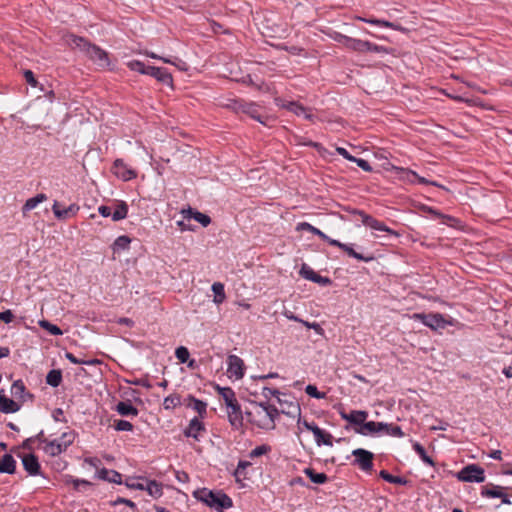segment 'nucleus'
<instances>
[{
	"label": "nucleus",
	"instance_id": "1",
	"mask_svg": "<svg viewBox=\"0 0 512 512\" xmlns=\"http://www.w3.org/2000/svg\"><path fill=\"white\" fill-rule=\"evenodd\" d=\"M63 39L68 46L72 49L78 48L100 68H106L110 65L107 52L90 43L87 39L74 34H66Z\"/></svg>",
	"mask_w": 512,
	"mask_h": 512
},
{
	"label": "nucleus",
	"instance_id": "2",
	"mask_svg": "<svg viewBox=\"0 0 512 512\" xmlns=\"http://www.w3.org/2000/svg\"><path fill=\"white\" fill-rule=\"evenodd\" d=\"M248 420L261 429H274L278 409L267 402L255 403L253 410L245 412Z\"/></svg>",
	"mask_w": 512,
	"mask_h": 512
},
{
	"label": "nucleus",
	"instance_id": "3",
	"mask_svg": "<svg viewBox=\"0 0 512 512\" xmlns=\"http://www.w3.org/2000/svg\"><path fill=\"white\" fill-rule=\"evenodd\" d=\"M193 496L197 500L204 502L207 506L220 512L233 505L232 499L222 491H212L207 488H201L194 491Z\"/></svg>",
	"mask_w": 512,
	"mask_h": 512
},
{
	"label": "nucleus",
	"instance_id": "4",
	"mask_svg": "<svg viewBox=\"0 0 512 512\" xmlns=\"http://www.w3.org/2000/svg\"><path fill=\"white\" fill-rule=\"evenodd\" d=\"M411 318L421 321L432 330L444 329L447 325L451 324V322L447 321L440 313H414Z\"/></svg>",
	"mask_w": 512,
	"mask_h": 512
},
{
	"label": "nucleus",
	"instance_id": "5",
	"mask_svg": "<svg viewBox=\"0 0 512 512\" xmlns=\"http://www.w3.org/2000/svg\"><path fill=\"white\" fill-rule=\"evenodd\" d=\"M457 477L464 482H477L482 483L485 481L484 469L476 464L465 466L458 472Z\"/></svg>",
	"mask_w": 512,
	"mask_h": 512
},
{
	"label": "nucleus",
	"instance_id": "6",
	"mask_svg": "<svg viewBox=\"0 0 512 512\" xmlns=\"http://www.w3.org/2000/svg\"><path fill=\"white\" fill-rule=\"evenodd\" d=\"M352 455L355 457V465H358L363 471L372 470L374 458L372 452L362 448H358L353 450Z\"/></svg>",
	"mask_w": 512,
	"mask_h": 512
},
{
	"label": "nucleus",
	"instance_id": "7",
	"mask_svg": "<svg viewBox=\"0 0 512 512\" xmlns=\"http://www.w3.org/2000/svg\"><path fill=\"white\" fill-rule=\"evenodd\" d=\"M351 213L360 216L362 223L371 229L392 233V230L389 229L383 222L378 221L362 210L352 209Z\"/></svg>",
	"mask_w": 512,
	"mask_h": 512
},
{
	"label": "nucleus",
	"instance_id": "8",
	"mask_svg": "<svg viewBox=\"0 0 512 512\" xmlns=\"http://www.w3.org/2000/svg\"><path fill=\"white\" fill-rule=\"evenodd\" d=\"M227 372L230 377H234L235 379H241L244 376V361L236 356V355H229L227 358Z\"/></svg>",
	"mask_w": 512,
	"mask_h": 512
},
{
	"label": "nucleus",
	"instance_id": "9",
	"mask_svg": "<svg viewBox=\"0 0 512 512\" xmlns=\"http://www.w3.org/2000/svg\"><path fill=\"white\" fill-rule=\"evenodd\" d=\"M300 275L303 278L318 283L321 286H329L332 284V280L330 278L319 275L306 264L302 265Z\"/></svg>",
	"mask_w": 512,
	"mask_h": 512
},
{
	"label": "nucleus",
	"instance_id": "10",
	"mask_svg": "<svg viewBox=\"0 0 512 512\" xmlns=\"http://www.w3.org/2000/svg\"><path fill=\"white\" fill-rule=\"evenodd\" d=\"M339 414L343 420L348 421L350 424L358 425L359 427L365 423L368 417V412L364 410H352L350 413L341 410Z\"/></svg>",
	"mask_w": 512,
	"mask_h": 512
},
{
	"label": "nucleus",
	"instance_id": "11",
	"mask_svg": "<svg viewBox=\"0 0 512 512\" xmlns=\"http://www.w3.org/2000/svg\"><path fill=\"white\" fill-rule=\"evenodd\" d=\"M386 423L384 422H365L362 426L355 429V432L364 436L384 433Z\"/></svg>",
	"mask_w": 512,
	"mask_h": 512
},
{
	"label": "nucleus",
	"instance_id": "12",
	"mask_svg": "<svg viewBox=\"0 0 512 512\" xmlns=\"http://www.w3.org/2000/svg\"><path fill=\"white\" fill-rule=\"evenodd\" d=\"M204 423L198 418L194 417L190 420L188 426L185 428L183 434L186 437H192L193 439L199 441V436L202 432H205Z\"/></svg>",
	"mask_w": 512,
	"mask_h": 512
},
{
	"label": "nucleus",
	"instance_id": "13",
	"mask_svg": "<svg viewBox=\"0 0 512 512\" xmlns=\"http://www.w3.org/2000/svg\"><path fill=\"white\" fill-rule=\"evenodd\" d=\"M228 420L231 426L235 429H240L243 426V413L240 404L234 403L233 406L228 408Z\"/></svg>",
	"mask_w": 512,
	"mask_h": 512
},
{
	"label": "nucleus",
	"instance_id": "14",
	"mask_svg": "<svg viewBox=\"0 0 512 512\" xmlns=\"http://www.w3.org/2000/svg\"><path fill=\"white\" fill-rule=\"evenodd\" d=\"M113 170L114 174L124 181H128L136 177L135 171L128 169L121 159H116L114 161Z\"/></svg>",
	"mask_w": 512,
	"mask_h": 512
},
{
	"label": "nucleus",
	"instance_id": "15",
	"mask_svg": "<svg viewBox=\"0 0 512 512\" xmlns=\"http://www.w3.org/2000/svg\"><path fill=\"white\" fill-rule=\"evenodd\" d=\"M52 210L57 219L66 220V219L76 215V213L79 210V207L76 204H71L67 208L61 209L59 203L57 201H55L53 204Z\"/></svg>",
	"mask_w": 512,
	"mask_h": 512
},
{
	"label": "nucleus",
	"instance_id": "16",
	"mask_svg": "<svg viewBox=\"0 0 512 512\" xmlns=\"http://www.w3.org/2000/svg\"><path fill=\"white\" fill-rule=\"evenodd\" d=\"M330 245L342 249L350 257H353V258H355L357 260H360V261L370 262V261H372L374 259L373 256H365L363 254H360V253L356 252L351 246H349L347 244H344V243H341V242H339L338 240H335V239L330 241Z\"/></svg>",
	"mask_w": 512,
	"mask_h": 512
},
{
	"label": "nucleus",
	"instance_id": "17",
	"mask_svg": "<svg viewBox=\"0 0 512 512\" xmlns=\"http://www.w3.org/2000/svg\"><path fill=\"white\" fill-rule=\"evenodd\" d=\"M147 75H150V76L156 78L159 82H161L163 84L172 85V82H173L172 76L164 68L148 66Z\"/></svg>",
	"mask_w": 512,
	"mask_h": 512
},
{
	"label": "nucleus",
	"instance_id": "18",
	"mask_svg": "<svg viewBox=\"0 0 512 512\" xmlns=\"http://www.w3.org/2000/svg\"><path fill=\"white\" fill-rule=\"evenodd\" d=\"M22 464L24 469L30 475H38L40 472V464L38 462V458L34 454L25 455L22 458Z\"/></svg>",
	"mask_w": 512,
	"mask_h": 512
},
{
	"label": "nucleus",
	"instance_id": "19",
	"mask_svg": "<svg viewBox=\"0 0 512 512\" xmlns=\"http://www.w3.org/2000/svg\"><path fill=\"white\" fill-rule=\"evenodd\" d=\"M186 406L195 410L200 418H204L207 413V403L195 398L193 395H188L186 398Z\"/></svg>",
	"mask_w": 512,
	"mask_h": 512
},
{
	"label": "nucleus",
	"instance_id": "20",
	"mask_svg": "<svg viewBox=\"0 0 512 512\" xmlns=\"http://www.w3.org/2000/svg\"><path fill=\"white\" fill-rule=\"evenodd\" d=\"M182 214L185 219L189 220L193 218L194 220L199 222L203 227H207L211 223V218L208 215L195 211L192 208L182 210Z\"/></svg>",
	"mask_w": 512,
	"mask_h": 512
},
{
	"label": "nucleus",
	"instance_id": "21",
	"mask_svg": "<svg viewBox=\"0 0 512 512\" xmlns=\"http://www.w3.org/2000/svg\"><path fill=\"white\" fill-rule=\"evenodd\" d=\"M277 105L294 113L297 116L302 115L306 112L307 108L304 107L302 104L294 101H284L281 99H276Z\"/></svg>",
	"mask_w": 512,
	"mask_h": 512
},
{
	"label": "nucleus",
	"instance_id": "22",
	"mask_svg": "<svg viewBox=\"0 0 512 512\" xmlns=\"http://www.w3.org/2000/svg\"><path fill=\"white\" fill-rule=\"evenodd\" d=\"M97 477L101 480H105L111 483H122V475L115 470H108L106 468H102L97 472Z\"/></svg>",
	"mask_w": 512,
	"mask_h": 512
},
{
	"label": "nucleus",
	"instance_id": "23",
	"mask_svg": "<svg viewBox=\"0 0 512 512\" xmlns=\"http://www.w3.org/2000/svg\"><path fill=\"white\" fill-rule=\"evenodd\" d=\"M20 409V405L14 400L6 397L3 391L0 392V411L3 413H15Z\"/></svg>",
	"mask_w": 512,
	"mask_h": 512
},
{
	"label": "nucleus",
	"instance_id": "24",
	"mask_svg": "<svg viewBox=\"0 0 512 512\" xmlns=\"http://www.w3.org/2000/svg\"><path fill=\"white\" fill-rule=\"evenodd\" d=\"M297 231H308L314 235H317L322 240L326 241L330 245V241L333 240L329 236H327L324 232H322L320 229L314 227L308 222H301L297 225Z\"/></svg>",
	"mask_w": 512,
	"mask_h": 512
},
{
	"label": "nucleus",
	"instance_id": "25",
	"mask_svg": "<svg viewBox=\"0 0 512 512\" xmlns=\"http://www.w3.org/2000/svg\"><path fill=\"white\" fill-rule=\"evenodd\" d=\"M16 468V461L10 454H4L2 458H0V472L13 474Z\"/></svg>",
	"mask_w": 512,
	"mask_h": 512
},
{
	"label": "nucleus",
	"instance_id": "26",
	"mask_svg": "<svg viewBox=\"0 0 512 512\" xmlns=\"http://www.w3.org/2000/svg\"><path fill=\"white\" fill-rule=\"evenodd\" d=\"M367 45L368 41L355 38H344V46L356 52H367Z\"/></svg>",
	"mask_w": 512,
	"mask_h": 512
},
{
	"label": "nucleus",
	"instance_id": "27",
	"mask_svg": "<svg viewBox=\"0 0 512 512\" xmlns=\"http://www.w3.org/2000/svg\"><path fill=\"white\" fill-rule=\"evenodd\" d=\"M47 199V196L43 193L37 194L35 197L26 200L22 206V214L26 216L27 213L37 207L38 204L42 203Z\"/></svg>",
	"mask_w": 512,
	"mask_h": 512
},
{
	"label": "nucleus",
	"instance_id": "28",
	"mask_svg": "<svg viewBox=\"0 0 512 512\" xmlns=\"http://www.w3.org/2000/svg\"><path fill=\"white\" fill-rule=\"evenodd\" d=\"M313 435L315 437L316 443L318 445H326V446H332L333 445V437L330 433L320 429H314Z\"/></svg>",
	"mask_w": 512,
	"mask_h": 512
},
{
	"label": "nucleus",
	"instance_id": "29",
	"mask_svg": "<svg viewBox=\"0 0 512 512\" xmlns=\"http://www.w3.org/2000/svg\"><path fill=\"white\" fill-rule=\"evenodd\" d=\"M116 411L122 416H137L138 409L129 401H121L116 405Z\"/></svg>",
	"mask_w": 512,
	"mask_h": 512
},
{
	"label": "nucleus",
	"instance_id": "30",
	"mask_svg": "<svg viewBox=\"0 0 512 512\" xmlns=\"http://www.w3.org/2000/svg\"><path fill=\"white\" fill-rule=\"evenodd\" d=\"M11 394L16 398H21L24 400L25 396L32 399L33 395L30 393H26V387L22 380H16L13 382L11 387Z\"/></svg>",
	"mask_w": 512,
	"mask_h": 512
},
{
	"label": "nucleus",
	"instance_id": "31",
	"mask_svg": "<svg viewBox=\"0 0 512 512\" xmlns=\"http://www.w3.org/2000/svg\"><path fill=\"white\" fill-rule=\"evenodd\" d=\"M144 490L154 498H159L163 494L162 485L155 480H146Z\"/></svg>",
	"mask_w": 512,
	"mask_h": 512
},
{
	"label": "nucleus",
	"instance_id": "32",
	"mask_svg": "<svg viewBox=\"0 0 512 512\" xmlns=\"http://www.w3.org/2000/svg\"><path fill=\"white\" fill-rule=\"evenodd\" d=\"M396 169L399 173L402 174L403 179H406L409 182H413L414 180L417 179L419 181V183H422V184L429 183L425 178L420 177L416 172H414L412 170L405 169V168H396ZM430 183L433 185H436V183H434V182H430Z\"/></svg>",
	"mask_w": 512,
	"mask_h": 512
},
{
	"label": "nucleus",
	"instance_id": "33",
	"mask_svg": "<svg viewBox=\"0 0 512 512\" xmlns=\"http://www.w3.org/2000/svg\"><path fill=\"white\" fill-rule=\"evenodd\" d=\"M503 487L489 484L482 488L481 495L487 498H499L502 496Z\"/></svg>",
	"mask_w": 512,
	"mask_h": 512
},
{
	"label": "nucleus",
	"instance_id": "34",
	"mask_svg": "<svg viewBox=\"0 0 512 512\" xmlns=\"http://www.w3.org/2000/svg\"><path fill=\"white\" fill-rule=\"evenodd\" d=\"M219 394L225 401L227 408L238 402L235 396V392L230 387L219 388Z\"/></svg>",
	"mask_w": 512,
	"mask_h": 512
},
{
	"label": "nucleus",
	"instance_id": "35",
	"mask_svg": "<svg viewBox=\"0 0 512 512\" xmlns=\"http://www.w3.org/2000/svg\"><path fill=\"white\" fill-rule=\"evenodd\" d=\"M128 214V205L124 201H119L116 204L115 210L112 213V220L119 221L125 219Z\"/></svg>",
	"mask_w": 512,
	"mask_h": 512
},
{
	"label": "nucleus",
	"instance_id": "36",
	"mask_svg": "<svg viewBox=\"0 0 512 512\" xmlns=\"http://www.w3.org/2000/svg\"><path fill=\"white\" fill-rule=\"evenodd\" d=\"M43 450L46 454L50 456H57L63 452L61 445L59 444V441L57 439L47 441L45 446L43 447Z\"/></svg>",
	"mask_w": 512,
	"mask_h": 512
},
{
	"label": "nucleus",
	"instance_id": "37",
	"mask_svg": "<svg viewBox=\"0 0 512 512\" xmlns=\"http://www.w3.org/2000/svg\"><path fill=\"white\" fill-rule=\"evenodd\" d=\"M304 473L309 477V479L313 483L316 484H324L328 480V477L325 473H317L312 468H306L304 470Z\"/></svg>",
	"mask_w": 512,
	"mask_h": 512
},
{
	"label": "nucleus",
	"instance_id": "38",
	"mask_svg": "<svg viewBox=\"0 0 512 512\" xmlns=\"http://www.w3.org/2000/svg\"><path fill=\"white\" fill-rule=\"evenodd\" d=\"M62 381V373L60 370L53 369L46 376V383L52 387H58Z\"/></svg>",
	"mask_w": 512,
	"mask_h": 512
},
{
	"label": "nucleus",
	"instance_id": "39",
	"mask_svg": "<svg viewBox=\"0 0 512 512\" xmlns=\"http://www.w3.org/2000/svg\"><path fill=\"white\" fill-rule=\"evenodd\" d=\"M212 291L214 292V302L216 304H221L226 298L224 285L220 282H215L212 285Z\"/></svg>",
	"mask_w": 512,
	"mask_h": 512
},
{
	"label": "nucleus",
	"instance_id": "40",
	"mask_svg": "<svg viewBox=\"0 0 512 512\" xmlns=\"http://www.w3.org/2000/svg\"><path fill=\"white\" fill-rule=\"evenodd\" d=\"M379 476L389 482V483H392V484H398V485H405L407 483V480L405 478H402V477H399V476H394L392 474H390L388 471L386 470H381L380 473H379Z\"/></svg>",
	"mask_w": 512,
	"mask_h": 512
},
{
	"label": "nucleus",
	"instance_id": "41",
	"mask_svg": "<svg viewBox=\"0 0 512 512\" xmlns=\"http://www.w3.org/2000/svg\"><path fill=\"white\" fill-rule=\"evenodd\" d=\"M130 243H131V239L128 236H126V235L119 236L113 243V250H114V252H120L122 250H127L129 248Z\"/></svg>",
	"mask_w": 512,
	"mask_h": 512
},
{
	"label": "nucleus",
	"instance_id": "42",
	"mask_svg": "<svg viewBox=\"0 0 512 512\" xmlns=\"http://www.w3.org/2000/svg\"><path fill=\"white\" fill-rule=\"evenodd\" d=\"M414 451L419 455V457L422 459V461L430 466H434L435 463L433 459L427 455L425 448L418 442H415L413 444Z\"/></svg>",
	"mask_w": 512,
	"mask_h": 512
},
{
	"label": "nucleus",
	"instance_id": "43",
	"mask_svg": "<svg viewBox=\"0 0 512 512\" xmlns=\"http://www.w3.org/2000/svg\"><path fill=\"white\" fill-rule=\"evenodd\" d=\"M179 405H181V397L178 394H171L163 401V406L167 410L174 409Z\"/></svg>",
	"mask_w": 512,
	"mask_h": 512
},
{
	"label": "nucleus",
	"instance_id": "44",
	"mask_svg": "<svg viewBox=\"0 0 512 512\" xmlns=\"http://www.w3.org/2000/svg\"><path fill=\"white\" fill-rule=\"evenodd\" d=\"M57 440L59 441V444L61 445V448L64 452L74 442L75 434L74 432H65L61 435L60 439Z\"/></svg>",
	"mask_w": 512,
	"mask_h": 512
},
{
	"label": "nucleus",
	"instance_id": "45",
	"mask_svg": "<svg viewBox=\"0 0 512 512\" xmlns=\"http://www.w3.org/2000/svg\"><path fill=\"white\" fill-rule=\"evenodd\" d=\"M39 325L51 335L58 336L63 334L62 330L57 325H54L47 320H40Z\"/></svg>",
	"mask_w": 512,
	"mask_h": 512
},
{
	"label": "nucleus",
	"instance_id": "46",
	"mask_svg": "<svg viewBox=\"0 0 512 512\" xmlns=\"http://www.w3.org/2000/svg\"><path fill=\"white\" fill-rule=\"evenodd\" d=\"M161 61H163L164 63L172 64V65H174L175 67H177L181 71H187L188 70L187 63L185 61L181 60L178 57H174V58H161Z\"/></svg>",
	"mask_w": 512,
	"mask_h": 512
},
{
	"label": "nucleus",
	"instance_id": "47",
	"mask_svg": "<svg viewBox=\"0 0 512 512\" xmlns=\"http://www.w3.org/2000/svg\"><path fill=\"white\" fill-rule=\"evenodd\" d=\"M127 66L132 70V71H137L141 74H145L147 75L148 73V66H146L143 62L141 61H138V60H132V61H129L127 63Z\"/></svg>",
	"mask_w": 512,
	"mask_h": 512
},
{
	"label": "nucleus",
	"instance_id": "48",
	"mask_svg": "<svg viewBox=\"0 0 512 512\" xmlns=\"http://www.w3.org/2000/svg\"><path fill=\"white\" fill-rule=\"evenodd\" d=\"M384 434L393 436V437H403L404 433L400 426L386 423V427L384 428Z\"/></svg>",
	"mask_w": 512,
	"mask_h": 512
},
{
	"label": "nucleus",
	"instance_id": "49",
	"mask_svg": "<svg viewBox=\"0 0 512 512\" xmlns=\"http://www.w3.org/2000/svg\"><path fill=\"white\" fill-rule=\"evenodd\" d=\"M189 351L186 347L180 346L175 351V356L180 363H186L189 359Z\"/></svg>",
	"mask_w": 512,
	"mask_h": 512
},
{
	"label": "nucleus",
	"instance_id": "50",
	"mask_svg": "<svg viewBox=\"0 0 512 512\" xmlns=\"http://www.w3.org/2000/svg\"><path fill=\"white\" fill-rule=\"evenodd\" d=\"M114 428L117 431H132L133 430V424L126 420H115L114 421Z\"/></svg>",
	"mask_w": 512,
	"mask_h": 512
},
{
	"label": "nucleus",
	"instance_id": "51",
	"mask_svg": "<svg viewBox=\"0 0 512 512\" xmlns=\"http://www.w3.org/2000/svg\"><path fill=\"white\" fill-rule=\"evenodd\" d=\"M270 446L268 445H260L251 450L249 456L250 458H256L262 456L270 451Z\"/></svg>",
	"mask_w": 512,
	"mask_h": 512
},
{
	"label": "nucleus",
	"instance_id": "52",
	"mask_svg": "<svg viewBox=\"0 0 512 512\" xmlns=\"http://www.w3.org/2000/svg\"><path fill=\"white\" fill-rule=\"evenodd\" d=\"M305 392L310 397H313V398H316V399H323V398H325V393L319 392L317 387L314 386V385H307L306 388H305Z\"/></svg>",
	"mask_w": 512,
	"mask_h": 512
},
{
	"label": "nucleus",
	"instance_id": "53",
	"mask_svg": "<svg viewBox=\"0 0 512 512\" xmlns=\"http://www.w3.org/2000/svg\"><path fill=\"white\" fill-rule=\"evenodd\" d=\"M305 327L308 329H313L318 335H324V329L321 327V325L317 322H308L305 320L300 321Z\"/></svg>",
	"mask_w": 512,
	"mask_h": 512
},
{
	"label": "nucleus",
	"instance_id": "54",
	"mask_svg": "<svg viewBox=\"0 0 512 512\" xmlns=\"http://www.w3.org/2000/svg\"><path fill=\"white\" fill-rule=\"evenodd\" d=\"M125 485H126L129 489H134V490H144L145 482H143V481H139V480H136V479H128V480L125 482Z\"/></svg>",
	"mask_w": 512,
	"mask_h": 512
},
{
	"label": "nucleus",
	"instance_id": "55",
	"mask_svg": "<svg viewBox=\"0 0 512 512\" xmlns=\"http://www.w3.org/2000/svg\"><path fill=\"white\" fill-rule=\"evenodd\" d=\"M367 52L388 53V49L384 46H379L368 41Z\"/></svg>",
	"mask_w": 512,
	"mask_h": 512
},
{
	"label": "nucleus",
	"instance_id": "56",
	"mask_svg": "<svg viewBox=\"0 0 512 512\" xmlns=\"http://www.w3.org/2000/svg\"><path fill=\"white\" fill-rule=\"evenodd\" d=\"M24 78L26 82L31 85L32 87L38 86V81L36 80L34 73L31 70H25L24 71Z\"/></svg>",
	"mask_w": 512,
	"mask_h": 512
},
{
	"label": "nucleus",
	"instance_id": "57",
	"mask_svg": "<svg viewBox=\"0 0 512 512\" xmlns=\"http://www.w3.org/2000/svg\"><path fill=\"white\" fill-rule=\"evenodd\" d=\"M352 162H355L360 168H362L364 171L366 172H371L372 171V167L371 165L369 164V162L365 159H362V158H356L355 157V160H353Z\"/></svg>",
	"mask_w": 512,
	"mask_h": 512
},
{
	"label": "nucleus",
	"instance_id": "58",
	"mask_svg": "<svg viewBox=\"0 0 512 512\" xmlns=\"http://www.w3.org/2000/svg\"><path fill=\"white\" fill-rule=\"evenodd\" d=\"M118 504H123V505H127L128 507L132 508V509H136V504L129 500V499H126V498H122V497H118L114 502H113V505H118Z\"/></svg>",
	"mask_w": 512,
	"mask_h": 512
},
{
	"label": "nucleus",
	"instance_id": "59",
	"mask_svg": "<svg viewBox=\"0 0 512 512\" xmlns=\"http://www.w3.org/2000/svg\"><path fill=\"white\" fill-rule=\"evenodd\" d=\"M14 318V315L11 310H5L3 312H0V321H3L5 323L12 322Z\"/></svg>",
	"mask_w": 512,
	"mask_h": 512
},
{
	"label": "nucleus",
	"instance_id": "60",
	"mask_svg": "<svg viewBox=\"0 0 512 512\" xmlns=\"http://www.w3.org/2000/svg\"><path fill=\"white\" fill-rule=\"evenodd\" d=\"M71 482L74 486V489L79 490L80 486H90L91 483L84 479H71Z\"/></svg>",
	"mask_w": 512,
	"mask_h": 512
},
{
	"label": "nucleus",
	"instance_id": "61",
	"mask_svg": "<svg viewBox=\"0 0 512 512\" xmlns=\"http://www.w3.org/2000/svg\"><path fill=\"white\" fill-rule=\"evenodd\" d=\"M262 395L265 398L269 399L272 396H275V397L278 396L279 395V391L277 389H274V388L265 387V388H263Z\"/></svg>",
	"mask_w": 512,
	"mask_h": 512
},
{
	"label": "nucleus",
	"instance_id": "62",
	"mask_svg": "<svg viewBox=\"0 0 512 512\" xmlns=\"http://www.w3.org/2000/svg\"><path fill=\"white\" fill-rule=\"evenodd\" d=\"M336 152L341 155L343 158L353 161L355 160V157L352 156L345 148L343 147H336Z\"/></svg>",
	"mask_w": 512,
	"mask_h": 512
},
{
	"label": "nucleus",
	"instance_id": "63",
	"mask_svg": "<svg viewBox=\"0 0 512 512\" xmlns=\"http://www.w3.org/2000/svg\"><path fill=\"white\" fill-rule=\"evenodd\" d=\"M379 26H382V27H386V28H391V29H394V30H403L402 27H400L399 25L393 23V22H389V21H386V20H379Z\"/></svg>",
	"mask_w": 512,
	"mask_h": 512
},
{
	"label": "nucleus",
	"instance_id": "64",
	"mask_svg": "<svg viewBox=\"0 0 512 512\" xmlns=\"http://www.w3.org/2000/svg\"><path fill=\"white\" fill-rule=\"evenodd\" d=\"M175 477L181 483H187L189 481V475L185 471H176Z\"/></svg>",
	"mask_w": 512,
	"mask_h": 512
}]
</instances>
